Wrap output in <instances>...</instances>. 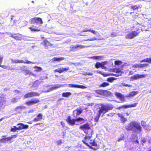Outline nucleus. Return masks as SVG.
<instances>
[{
	"instance_id": "nucleus-8",
	"label": "nucleus",
	"mask_w": 151,
	"mask_h": 151,
	"mask_svg": "<svg viewBox=\"0 0 151 151\" xmlns=\"http://www.w3.org/2000/svg\"><path fill=\"white\" fill-rule=\"evenodd\" d=\"M29 22L32 24H34L35 23L42 24L43 23L42 19L41 18L36 17L31 19L29 21Z\"/></svg>"
},
{
	"instance_id": "nucleus-9",
	"label": "nucleus",
	"mask_w": 151,
	"mask_h": 151,
	"mask_svg": "<svg viewBox=\"0 0 151 151\" xmlns=\"http://www.w3.org/2000/svg\"><path fill=\"white\" fill-rule=\"evenodd\" d=\"M79 129L83 131L85 133L87 134L86 131L91 129L90 125L88 123L83 124L79 127Z\"/></svg>"
},
{
	"instance_id": "nucleus-43",
	"label": "nucleus",
	"mask_w": 151,
	"mask_h": 151,
	"mask_svg": "<svg viewBox=\"0 0 151 151\" xmlns=\"http://www.w3.org/2000/svg\"><path fill=\"white\" fill-rule=\"evenodd\" d=\"M147 75L145 74H138L139 79L141 78H143L145 77Z\"/></svg>"
},
{
	"instance_id": "nucleus-32",
	"label": "nucleus",
	"mask_w": 151,
	"mask_h": 151,
	"mask_svg": "<svg viewBox=\"0 0 151 151\" xmlns=\"http://www.w3.org/2000/svg\"><path fill=\"white\" fill-rule=\"evenodd\" d=\"M102 58L103 57L101 56H93L91 57L90 58L94 59L101 60Z\"/></svg>"
},
{
	"instance_id": "nucleus-45",
	"label": "nucleus",
	"mask_w": 151,
	"mask_h": 151,
	"mask_svg": "<svg viewBox=\"0 0 151 151\" xmlns=\"http://www.w3.org/2000/svg\"><path fill=\"white\" fill-rule=\"evenodd\" d=\"M146 62L149 63H151V57L150 58H145Z\"/></svg>"
},
{
	"instance_id": "nucleus-20",
	"label": "nucleus",
	"mask_w": 151,
	"mask_h": 151,
	"mask_svg": "<svg viewBox=\"0 0 151 151\" xmlns=\"http://www.w3.org/2000/svg\"><path fill=\"white\" fill-rule=\"evenodd\" d=\"M29 29L32 32H39L40 31V29L34 25H32L31 27H29Z\"/></svg>"
},
{
	"instance_id": "nucleus-33",
	"label": "nucleus",
	"mask_w": 151,
	"mask_h": 151,
	"mask_svg": "<svg viewBox=\"0 0 151 151\" xmlns=\"http://www.w3.org/2000/svg\"><path fill=\"white\" fill-rule=\"evenodd\" d=\"M122 63V62L121 60H117L114 61V64L116 65H121Z\"/></svg>"
},
{
	"instance_id": "nucleus-59",
	"label": "nucleus",
	"mask_w": 151,
	"mask_h": 151,
	"mask_svg": "<svg viewBox=\"0 0 151 151\" xmlns=\"http://www.w3.org/2000/svg\"><path fill=\"white\" fill-rule=\"evenodd\" d=\"M60 124H61L63 126H64L65 125V123L63 122H61Z\"/></svg>"
},
{
	"instance_id": "nucleus-3",
	"label": "nucleus",
	"mask_w": 151,
	"mask_h": 151,
	"mask_svg": "<svg viewBox=\"0 0 151 151\" xmlns=\"http://www.w3.org/2000/svg\"><path fill=\"white\" fill-rule=\"evenodd\" d=\"M91 136L87 135L84 137L82 142L88 146L90 149L95 150L98 148L99 147L94 140L91 139Z\"/></svg>"
},
{
	"instance_id": "nucleus-57",
	"label": "nucleus",
	"mask_w": 151,
	"mask_h": 151,
	"mask_svg": "<svg viewBox=\"0 0 151 151\" xmlns=\"http://www.w3.org/2000/svg\"><path fill=\"white\" fill-rule=\"evenodd\" d=\"M106 115L107 116H113V114L112 113H110L107 114Z\"/></svg>"
},
{
	"instance_id": "nucleus-36",
	"label": "nucleus",
	"mask_w": 151,
	"mask_h": 151,
	"mask_svg": "<svg viewBox=\"0 0 151 151\" xmlns=\"http://www.w3.org/2000/svg\"><path fill=\"white\" fill-rule=\"evenodd\" d=\"M101 63H100L99 62H97L95 65V66L96 68H98L101 67Z\"/></svg>"
},
{
	"instance_id": "nucleus-37",
	"label": "nucleus",
	"mask_w": 151,
	"mask_h": 151,
	"mask_svg": "<svg viewBox=\"0 0 151 151\" xmlns=\"http://www.w3.org/2000/svg\"><path fill=\"white\" fill-rule=\"evenodd\" d=\"M137 104L138 103H136L130 105H128V108L135 107L136 106Z\"/></svg>"
},
{
	"instance_id": "nucleus-31",
	"label": "nucleus",
	"mask_w": 151,
	"mask_h": 151,
	"mask_svg": "<svg viewBox=\"0 0 151 151\" xmlns=\"http://www.w3.org/2000/svg\"><path fill=\"white\" fill-rule=\"evenodd\" d=\"M26 108L25 107L23 106H16L14 109L15 111H17L19 109H22Z\"/></svg>"
},
{
	"instance_id": "nucleus-2",
	"label": "nucleus",
	"mask_w": 151,
	"mask_h": 151,
	"mask_svg": "<svg viewBox=\"0 0 151 151\" xmlns=\"http://www.w3.org/2000/svg\"><path fill=\"white\" fill-rule=\"evenodd\" d=\"M128 131H132L133 132L139 133L142 131V127L140 124L137 122L132 121L125 127Z\"/></svg>"
},
{
	"instance_id": "nucleus-47",
	"label": "nucleus",
	"mask_w": 151,
	"mask_h": 151,
	"mask_svg": "<svg viewBox=\"0 0 151 151\" xmlns=\"http://www.w3.org/2000/svg\"><path fill=\"white\" fill-rule=\"evenodd\" d=\"M17 134H13L11 135L10 137H9L11 140H12V138H16L17 137Z\"/></svg>"
},
{
	"instance_id": "nucleus-58",
	"label": "nucleus",
	"mask_w": 151,
	"mask_h": 151,
	"mask_svg": "<svg viewBox=\"0 0 151 151\" xmlns=\"http://www.w3.org/2000/svg\"><path fill=\"white\" fill-rule=\"evenodd\" d=\"M140 62L141 63L146 62L145 59H144L143 60H141Z\"/></svg>"
},
{
	"instance_id": "nucleus-19",
	"label": "nucleus",
	"mask_w": 151,
	"mask_h": 151,
	"mask_svg": "<svg viewBox=\"0 0 151 151\" xmlns=\"http://www.w3.org/2000/svg\"><path fill=\"white\" fill-rule=\"evenodd\" d=\"M10 37L14 39L17 40H20L21 39V35L19 33L11 34Z\"/></svg>"
},
{
	"instance_id": "nucleus-40",
	"label": "nucleus",
	"mask_w": 151,
	"mask_h": 151,
	"mask_svg": "<svg viewBox=\"0 0 151 151\" xmlns=\"http://www.w3.org/2000/svg\"><path fill=\"white\" fill-rule=\"evenodd\" d=\"M17 127H16L15 126H14L13 128H12L11 129V131L13 132H15L17 130H18V129H17Z\"/></svg>"
},
{
	"instance_id": "nucleus-41",
	"label": "nucleus",
	"mask_w": 151,
	"mask_h": 151,
	"mask_svg": "<svg viewBox=\"0 0 151 151\" xmlns=\"http://www.w3.org/2000/svg\"><path fill=\"white\" fill-rule=\"evenodd\" d=\"M141 124L143 127H146V122L145 121H142L141 122Z\"/></svg>"
},
{
	"instance_id": "nucleus-30",
	"label": "nucleus",
	"mask_w": 151,
	"mask_h": 151,
	"mask_svg": "<svg viewBox=\"0 0 151 151\" xmlns=\"http://www.w3.org/2000/svg\"><path fill=\"white\" fill-rule=\"evenodd\" d=\"M71 95V93L70 92H64L63 93L62 96L63 97H67Z\"/></svg>"
},
{
	"instance_id": "nucleus-35",
	"label": "nucleus",
	"mask_w": 151,
	"mask_h": 151,
	"mask_svg": "<svg viewBox=\"0 0 151 151\" xmlns=\"http://www.w3.org/2000/svg\"><path fill=\"white\" fill-rule=\"evenodd\" d=\"M76 45L78 49H82L88 47V46H85L79 45Z\"/></svg>"
},
{
	"instance_id": "nucleus-21",
	"label": "nucleus",
	"mask_w": 151,
	"mask_h": 151,
	"mask_svg": "<svg viewBox=\"0 0 151 151\" xmlns=\"http://www.w3.org/2000/svg\"><path fill=\"white\" fill-rule=\"evenodd\" d=\"M117 115L119 117L121 118V120L122 122L125 123L127 121V119L124 117L123 114L118 113Z\"/></svg>"
},
{
	"instance_id": "nucleus-22",
	"label": "nucleus",
	"mask_w": 151,
	"mask_h": 151,
	"mask_svg": "<svg viewBox=\"0 0 151 151\" xmlns=\"http://www.w3.org/2000/svg\"><path fill=\"white\" fill-rule=\"evenodd\" d=\"M42 118V115L41 114H39L37 116V117L35 118L33 121L35 122H37L41 120Z\"/></svg>"
},
{
	"instance_id": "nucleus-7",
	"label": "nucleus",
	"mask_w": 151,
	"mask_h": 151,
	"mask_svg": "<svg viewBox=\"0 0 151 151\" xmlns=\"http://www.w3.org/2000/svg\"><path fill=\"white\" fill-rule=\"evenodd\" d=\"M139 32H137V31H132L127 34L125 36L126 39H132L134 37L138 35Z\"/></svg>"
},
{
	"instance_id": "nucleus-14",
	"label": "nucleus",
	"mask_w": 151,
	"mask_h": 151,
	"mask_svg": "<svg viewBox=\"0 0 151 151\" xmlns=\"http://www.w3.org/2000/svg\"><path fill=\"white\" fill-rule=\"evenodd\" d=\"M17 125L19 126L17 127L18 130H22V129H26L28 128L29 126L27 125L24 124L22 123H20L17 124Z\"/></svg>"
},
{
	"instance_id": "nucleus-49",
	"label": "nucleus",
	"mask_w": 151,
	"mask_h": 151,
	"mask_svg": "<svg viewBox=\"0 0 151 151\" xmlns=\"http://www.w3.org/2000/svg\"><path fill=\"white\" fill-rule=\"evenodd\" d=\"M4 56L2 55H0V64H1L2 62Z\"/></svg>"
},
{
	"instance_id": "nucleus-52",
	"label": "nucleus",
	"mask_w": 151,
	"mask_h": 151,
	"mask_svg": "<svg viewBox=\"0 0 151 151\" xmlns=\"http://www.w3.org/2000/svg\"><path fill=\"white\" fill-rule=\"evenodd\" d=\"M60 87V86H58L57 85H55L52 87L53 89H55L58 88Z\"/></svg>"
},
{
	"instance_id": "nucleus-13",
	"label": "nucleus",
	"mask_w": 151,
	"mask_h": 151,
	"mask_svg": "<svg viewBox=\"0 0 151 151\" xmlns=\"http://www.w3.org/2000/svg\"><path fill=\"white\" fill-rule=\"evenodd\" d=\"M12 62L13 63H23L29 64V63H33L32 62H31L29 61H28V60H26L25 61H24L23 60H12Z\"/></svg>"
},
{
	"instance_id": "nucleus-63",
	"label": "nucleus",
	"mask_w": 151,
	"mask_h": 151,
	"mask_svg": "<svg viewBox=\"0 0 151 151\" xmlns=\"http://www.w3.org/2000/svg\"><path fill=\"white\" fill-rule=\"evenodd\" d=\"M102 63L103 65H104L106 64L107 63V62L106 61H104Z\"/></svg>"
},
{
	"instance_id": "nucleus-18",
	"label": "nucleus",
	"mask_w": 151,
	"mask_h": 151,
	"mask_svg": "<svg viewBox=\"0 0 151 151\" xmlns=\"http://www.w3.org/2000/svg\"><path fill=\"white\" fill-rule=\"evenodd\" d=\"M6 136L3 135L2 136V138L0 139V142L2 143H5L9 141H11L9 137H5Z\"/></svg>"
},
{
	"instance_id": "nucleus-34",
	"label": "nucleus",
	"mask_w": 151,
	"mask_h": 151,
	"mask_svg": "<svg viewBox=\"0 0 151 151\" xmlns=\"http://www.w3.org/2000/svg\"><path fill=\"white\" fill-rule=\"evenodd\" d=\"M34 68L35 69V70L36 71L38 72L42 70V68L40 67H38L37 66H35Z\"/></svg>"
},
{
	"instance_id": "nucleus-11",
	"label": "nucleus",
	"mask_w": 151,
	"mask_h": 151,
	"mask_svg": "<svg viewBox=\"0 0 151 151\" xmlns=\"http://www.w3.org/2000/svg\"><path fill=\"white\" fill-rule=\"evenodd\" d=\"M83 112V109L80 108V109H77L73 111V115L74 117H76L78 115H80Z\"/></svg>"
},
{
	"instance_id": "nucleus-54",
	"label": "nucleus",
	"mask_w": 151,
	"mask_h": 151,
	"mask_svg": "<svg viewBox=\"0 0 151 151\" xmlns=\"http://www.w3.org/2000/svg\"><path fill=\"white\" fill-rule=\"evenodd\" d=\"M101 67L102 68V69H106V67H105L104 65H103V64H102V63L101 64Z\"/></svg>"
},
{
	"instance_id": "nucleus-17",
	"label": "nucleus",
	"mask_w": 151,
	"mask_h": 151,
	"mask_svg": "<svg viewBox=\"0 0 151 151\" xmlns=\"http://www.w3.org/2000/svg\"><path fill=\"white\" fill-rule=\"evenodd\" d=\"M42 44L44 46L46 49H48L49 46L52 45V44H51L47 40H44Z\"/></svg>"
},
{
	"instance_id": "nucleus-12",
	"label": "nucleus",
	"mask_w": 151,
	"mask_h": 151,
	"mask_svg": "<svg viewBox=\"0 0 151 151\" xmlns=\"http://www.w3.org/2000/svg\"><path fill=\"white\" fill-rule=\"evenodd\" d=\"M149 65V64L147 63H143V64H135L132 67H133L135 68H143L144 67H147Z\"/></svg>"
},
{
	"instance_id": "nucleus-10",
	"label": "nucleus",
	"mask_w": 151,
	"mask_h": 151,
	"mask_svg": "<svg viewBox=\"0 0 151 151\" xmlns=\"http://www.w3.org/2000/svg\"><path fill=\"white\" fill-rule=\"evenodd\" d=\"M40 102V101L38 99L35 98L25 102V104L29 106L36 104Z\"/></svg>"
},
{
	"instance_id": "nucleus-50",
	"label": "nucleus",
	"mask_w": 151,
	"mask_h": 151,
	"mask_svg": "<svg viewBox=\"0 0 151 151\" xmlns=\"http://www.w3.org/2000/svg\"><path fill=\"white\" fill-rule=\"evenodd\" d=\"M56 142L57 143L58 145H60L62 143L61 140H58Z\"/></svg>"
},
{
	"instance_id": "nucleus-25",
	"label": "nucleus",
	"mask_w": 151,
	"mask_h": 151,
	"mask_svg": "<svg viewBox=\"0 0 151 151\" xmlns=\"http://www.w3.org/2000/svg\"><path fill=\"white\" fill-rule=\"evenodd\" d=\"M142 7L141 5H132L131 6L130 8L134 10L136 9H138L139 8H140Z\"/></svg>"
},
{
	"instance_id": "nucleus-4",
	"label": "nucleus",
	"mask_w": 151,
	"mask_h": 151,
	"mask_svg": "<svg viewBox=\"0 0 151 151\" xmlns=\"http://www.w3.org/2000/svg\"><path fill=\"white\" fill-rule=\"evenodd\" d=\"M66 121L69 124L73 125L75 124L76 121L83 122V123L85 120L84 119L81 117H78L76 119H71L70 116H69L66 119Z\"/></svg>"
},
{
	"instance_id": "nucleus-61",
	"label": "nucleus",
	"mask_w": 151,
	"mask_h": 151,
	"mask_svg": "<svg viewBox=\"0 0 151 151\" xmlns=\"http://www.w3.org/2000/svg\"><path fill=\"white\" fill-rule=\"evenodd\" d=\"M130 113V112H126L125 113V114H126V115L127 116H129V115Z\"/></svg>"
},
{
	"instance_id": "nucleus-28",
	"label": "nucleus",
	"mask_w": 151,
	"mask_h": 151,
	"mask_svg": "<svg viewBox=\"0 0 151 151\" xmlns=\"http://www.w3.org/2000/svg\"><path fill=\"white\" fill-rule=\"evenodd\" d=\"M128 108V105H124L121 106L116 108L118 110H120L121 109H126Z\"/></svg>"
},
{
	"instance_id": "nucleus-16",
	"label": "nucleus",
	"mask_w": 151,
	"mask_h": 151,
	"mask_svg": "<svg viewBox=\"0 0 151 151\" xmlns=\"http://www.w3.org/2000/svg\"><path fill=\"white\" fill-rule=\"evenodd\" d=\"M115 96L119 98L122 102H123L125 101V100L124 96L122 95L119 93H115Z\"/></svg>"
},
{
	"instance_id": "nucleus-29",
	"label": "nucleus",
	"mask_w": 151,
	"mask_h": 151,
	"mask_svg": "<svg viewBox=\"0 0 151 151\" xmlns=\"http://www.w3.org/2000/svg\"><path fill=\"white\" fill-rule=\"evenodd\" d=\"M139 79L138 74L134 75L130 77V79L132 80Z\"/></svg>"
},
{
	"instance_id": "nucleus-15",
	"label": "nucleus",
	"mask_w": 151,
	"mask_h": 151,
	"mask_svg": "<svg viewBox=\"0 0 151 151\" xmlns=\"http://www.w3.org/2000/svg\"><path fill=\"white\" fill-rule=\"evenodd\" d=\"M69 69V67L65 68H60L58 69H55L54 71L55 72H58L59 73H61L64 71H67Z\"/></svg>"
},
{
	"instance_id": "nucleus-42",
	"label": "nucleus",
	"mask_w": 151,
	"mask_h": 151,
	"mask_svg": "<svg viewBox=\"0 0 151 151\" xmlns=\"http://www.w3.org/2000/svg\"><path fill=\"white\" fill-rule=\"evenodd\" d=\"M115 80V78L114 77L109 78L107 79V81L110 82H112L113 81Z\"/></svg>"
},
{
	"instance_id": "nucleus-44",
	"label": "nucleus",
	"mask_w": 151,
	"mask_h": 151,
	"mask_svg": "<svg viewBox=\"0 0 151 151\" xmlns=\"http://www.w3.org/2000/svg\"><path fill=\"white\" fill-rule=\"evenodd\" d=\"M78 85H76V84H69V86L70 87H73V88H78Z\"/></svg>"
},
{
	"instance_id": "nucleus-1",
	"label": "nucleus",
	"mask_w": 151,
	"mask_h": 151,
	"mask_svg": "<svg viewBox=\"0 0 151 151\" xmlns=\"http://www.w3.org/2000/svg\"><path fill=\"white\" fill-rule=\"evenodd\" d=\"M114 108V106L111 104H100L98 110V114L94 118L95 122H97L100 117L101 115L102 116L109 111L112 110Z\"/></svg>"
},
{
	"instance_id": "nucleus-51",
	"label": "nucleus",
	"mask_w": 151,
	"mask_h": 151,
	"mask_svg": "<svg viewBox=\"0 0 151 151\" xmlns=\"http://www.w3.org/2000/svg\"><path fill=\"white\" fill-rule=\"evenodd\" d=\"M123 85L124 86H127V87H132V85H129V84H124H124H123Z\"/></svg>"
},
{
	"instance_id": "nucleus-46",
	"label": "nucleus",
	"mask_w": 151,
	"mask_h": 151,
	"mask_svg": "<svg viewBox=\"0 0 151 151\" xmlns=\"http://www.w3.org/2000/svg\"><path fill=\"white\" fill-rule=\"evenodd\" d=\"M78 88L84 89L86 88V87L85 86L81 85H78Z\"/></svg>"
},
{
	"instance_id": "nucleus-62",
	"label": "nucleus",
	"mask_w": 151,
	"mask_h": 151,
	"mask_svg": "<svg viewBox=\"0 0 151 151\" xmlns=\"http://www.w3.org/2000/svg\"><path fill=\"white\" fill-rule=\"evenodd\" d=\"M111 75L113 76H115L118 77V75L117 74H111Z\"/></svg>"
},
{
	"instance_id": "nucleus-60",
	"label": "nucleus",
	"mask_w": 151,
	"mask_h": 151,
	"mask_svg": "<svg viewBox=\"0 0 151 151\" xmlns=\"http://www.w3.org/2000/svg\"><path fill=\"white\" fill-rule=\"evenodd\" d=\"M14 91L17 93H20V91L18 90H16Z\"/></svg>"
},
{
	"instance_id": "nucleus-64",
	"label": "nucleus",
	"mask_w": 151,
	"mask_h": 151,
	"mask_svg": "<svg viewBox=\"0 0 151 151\" xmlns=\"http://www.w3.org/2000/svg\"><path fill=\"white\" fill-rule=\"evenodd\" d=\"M93 75V73H89L87 74V75L88 76H92Z\"/></svg>"
},
{
	"instance_id": "nucleus-48",
	"label": "nucleus",
	"mask_w": 151,
	"mask_h": 151,
	"mask_svg": "<svg viewBox=\"0 0 151 151\" xmlns=\"http://www.w3.org/2000/svg\"><path fill=\"white\" fill-rule=\"evenodd\" d=\"M96 40V38H91V39H86V40H84V41H94L95 40Z\"/></svg>"
},
{
	"instance_id": "nucleus-5",
	"label": "nucleus",
	"mask_w": 151,
	"mask_h": 151,
	"mask_svg": "<svg viewBox=\"0 0 151 151\" xmlns=\"http://www.w3.org/2000/svg\"><path fill=\"white\" fill-rule=\"evenodd\" d=\"M95 93L98 95L107 96L109 95L110 92L107 90L102 89H97L95 91Z\"/></svg>"
},
{
	"instance_id": "nucleus-6",
	"label": "nucleus",
	"mask_w": 151,
	"mask_h": 151,
	"mask_svg": "<svg viewBox=\"0 0 151 151\" xmlns=\"http://www.w3.org/2000/svg\"><path fill=\"white\" fill-rule=\"evenodd\" d=\"M40 95V93H39L34 91H31L25 94L24 96V98L27 99L35 96H38Z\"/></svg>"
},
{
	"instance_id": "nucleus-26",
	"label": "nucleus",
	"mask_w": 151,
	"mask_h": 151,
	"mask_svg": "<svg viewBox=\"0 0 151 151\" xmlns=\"http://www.w3.org/2000/svg\"><path fill=\"white\" fill-rule=\"evenodd\" d=\"M109 85L108 83L104 82L99 85L100 87H105Z\"/></svg>"
},
{
	"instance_id": "nucleus-55",
	"label": "nucleus",
	"mask_w": 151,
	"mask_h": 151,
	"mask_svg": "<svg viewBox=\"0 0 151 151\" xmlns=\"http://www.w3.org/2000/svg\"><path fill=\"white\" fill-rule=\"evenodd\" d=\"M12 102L13 103H15L17 102V99L15 98H13L12 100Z\"/></svg>"
},
{
	"instance_id": "nucleus-27",
	"label": "nucleus",
	"mask_w": 151,
	"mask_h": 151,
	"mask_svg": "<svg viewBox=\"0 0 151 151\" xmlns=\"http://www.w3.org/2000/svg\"><path fill=\"white\" fill-rule=\"evenodd\" d=\"M82 32H91L94 34H96V32L93 30H91L90 29H85L82 31Z\"/></svg>"
},
{
	"instance_id": "nucleus-39",
	"label": "nucleus",
	"mask_w": 151,
	"mask_h": 151,
	"mask_svg": "<svg viewBox=\"0 0 151 151\" xmlns=\"http://www.w3.org/2000/svg\"><path fill=\"white\" fill-rule=\"evenodd\" d=\"M78 50V49L76 45L75 46H73L72 47H70V50L71 51H75Z\"/></svg>"
},
{
	"instance_id": "nucleus-23",
	"label": "nucleus",
	"mask_w": 151,
	"mask_h": 151,
	"mask_svg": "<svg viewBox=\"0 0 151 151\" xmlns=\"http://www.w3.org/2000/svg\"><path fill=\"white\" fill-rule=\"evenodd\" d=\"M138 93V91H133L130 92L128 95H127L126 97H133L135 95L137 94Z\"/></svg>"
},
{
	"instance_id": "nucleus-53",
	"label": "nucleus",
	"mask_w": 151,
	"mask_h": 151,
	"mask_svg": "<svg viewBox=\"0 0 151 151\" xmlns=\"http://www.w3.org/2000/svg\"><path fill=\"white\" fill-rule=\"evenodd\" d=\"M0 67H2L4 69H6L7 68V67L6 66L4 65H1L0 64Z\"/></svg>"
},
{
	"instance_id": "nucleus-38",
	"label": "nucleus",
	"mask_w": 151,
	"mask_h": 151,
	"mask_svg": "<svg viewBox=\"0 0 151 151\" xmlns=\"http://www.w3.org/2000/svg\"><path fill=\"white\" fill-rule=\"evenodd\" d=\"M124 134H123L121 136V137L118 138L117 141L120 142L121 141L123 140H124Z\"/></svg>"
},
{
	"instance_id": "nucleus-56",
	"label": "nucleus",
	"mask_w": 151,
	"mask_h": 151,
	"mask_svg": "<svg viewBox=\"0 0 151 151\" xmlns=\"http://www.w3.org/2000/svg\"><path fill=\"white\" fill-rule=\"evenodd\" d=\"M141 142L142 143H145L146 142V139L145 138H144V139H142L141 140Z\"/></svg>"
},
{
	"instance_id": "nucleus-24",
	"label": "nucleus",
	"mask_w": 151,
	"mask_h": 151,
	"mask_svg": "<svg viewBox=\"0 0 151 151\" xmlns=\"http://www.w3.org/2000/svg\"><path fill=\"white\" fill-rule=\"evenodd\" d=\"M64 59H65V58L63 57H60V58L54 57L52 59V60L53 61L59 62L60 61L63 60Z\"/></svg>"
}]
</instances>
